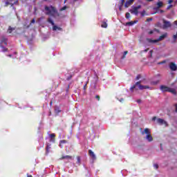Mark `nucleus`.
<instances>
[{"label":"nucleus","mask_w":177,"mask_h":177,"mask_svg":"<svg viewBox=\"0 0 177 177\" xmlns=\"http://www.w3.org/2000/svg\"><path fill=\"white\" fill-rule=\"evenodd\" d=\"M142 135H147L146 139L149 142H153V136L150 133V130L149 129H145L143 131L141 132Z\"/></svg>","instance_id":"obj_4"},{"label":"nucleus","mask_w":177,"mask_h":177,"mask_svg":"<svg viewBox=\"0 0 177 177\" xmlns=\"http://www.w3.org/2000/svg\"><path fill=\"white\" fill-rule=\"evenodd\" d=\"M133 1L135 0H129L127 1L125 4H124V7L125 8H129V6H131V5H132V3H133ZM148 2H151V1L153 0H147Z\"/></svg>","instance_id":"obj_9"},{"label":"nucleus","mask_w":177,"mask_h":177,"mask_svg":"<svg viewBox=\"0 0 177 177\" xmlns=\"http://www.w3.org/2000/svg\"><path fill=\"white\" fill-rule=\"evenodd\" d=\"M140 75H138L137 77H136V80H140Z\"/></svg>","instance_id":"obj_35"},{"label":"nucleus","mask_w":177,"mask_h":177,"mask_svg":"<svg viewBox=\"0 0 177 177\" xmlns=\"http://www.w3.org/2000/svg\"><path fill=\"white\" fill-rule=\"evenodd\" d=\"M157 6H158V8H161V6H162V2H161V1L158 2Z\"/></svg>","instance_id":"obj_21"},{"label":"nucleus","mask_w":177,"mask_h":177,"mask_svg":"<svg viewBox=\"0 0 177 177\" xmlns=\"http://www.w3.org/2000/svg\"><path fill=\"white\" fill-rule=\"evenodd\" d=\"M153 32H153V30H151V31H149V34L151 35V34H153Z\"/></svg>","instance_id":"obj_37"},{"label":"nucleus","mask_w":177,"mask_h":177,"mask_svg":"<svg viewBox=\"0 0 177 177\" xmlns=\"http://www.w3.org/2000/svg\"><path fill=\"white\" fill-rule=\"evenodd\" d=\"M45 10H46V15H49L50 16H53V17H56V16H59L57 11L53 6H46Z\"/></svg>","instance_id":"obj_1"},{"label":"nucleus","mask_w":177,"mask_h":177,"mask_svg":"<svg viewBox=\"0 0 177 177\" xmlns=\"http://www.w3.org/2000/svg\"><path fill=\"white\" fill-rule=\"evenodd\" d=\"M157 124L159 125H164V127H168V123L164 119L158 118L157 119Z\"/></svg>","instance_id":"obj_8"},{"label":"nucleus","mask_w":177,"mask_h":177,"mask_svg":"<svg viewBox=\"0 0 177 177\" xmlns=\"http://www.w3.org/2000/svg\"><path fill=\"white\" fill-rule=\"evenodd\" d=\"M49 149H50V146L47 145V147H46V151H47V153L49 151Z\"/></svg>","instance_id":"obj_28"},{"label":"nucleus","mask_w":177,"mask_h":177,"mask_svg":"<svg viewBox=\"0 0 177 177\" xmlns=\"http://www.w3.org/2000/svg\"><path fill=\"white\" fill-rule=\"evenodd\" d=\"M48 21L50 23V24H51V26H53V31H56V30H59L61 31L62 28L58 27L57 26H55V22L53 21V20H52V19L48 18Z\"/></svg>","instance_id":"obj_5"},{"label":"nucleus","mask_w":177,"mask_h":177,"mask_svg":"<svg viewBox=\"0 0 177 177\" xmlns=\"http://www.w3.org/2000/svg\"><path fill=\"white\" fill-rule=\"evenodd\" d=\"M119 10H122L121 6L119 7Z\"/></svg>","instance_id":"obj_43"},{"label":"nucleus","mask_w":177,"mask_h":177,"mask_svg":"<svg viewBox=\"0 0 177 177\" xmlns=\"http://www.w3.org/2000/svg\"><path fill=\"white\" fill-rule=\"evenodd\" d=\"M101 27H102V28H107V20H104L101 25Z\"/></svg>","instance_id":"obj_15"},{"label":"nucleus","mask_w":177,"mask_h":177,"mask_svg":"<svg viewBox=\"0 0 177 177\" xmlns=\"http://www.w3.org/2000/svg\"><path fill=\"white\" fill-rule=\"evenodd\" d=\"M88 153H89L90 156L91 157L92 160H96V155H95V153L92 150L89 149Z\"/></svg>","instance_id":"obj_11"},{"label":"nucleus","mask_w":177,"mask_h":177,"mask_svg":"<svg viewBox=\"0 0 177 177\" xmlns=\"http://www.w3.org/2000/svg\"><path fill=\"white\" fill-rule=\"evenodd\" d=\"M160 91H162V92H170L172 95H176V89L169 88L167 86H160Z\"/></svg>","instance_id":"obj_3"},{"label":"nucleus","mask_w":177,"mask_h":177,"mask_svg":"<svg viewBox=\"0 0 177 177\" xmlns=\"http://www.w3.org/2000/svg\"><path fill=\"white\" fill-rule=\"evenodd\" d=\"M63 143H67V141L66 140H62L60 141L59 147H61V149L63 148V145H62Z\"/></svg>","instance_id":"obj_19"},{"label":"nucleus","mask_w":177,"mask_h":177,"mask_svg":"<svg viewBox=\"0 0 177 177\" xmlns=\"http://www.w3.org/2000/svg\"><path fill=\"white\" fill-rule=\"evenodd\" d=\"M55 133H53V134H50V138H55Z\"/></svg>","instance_id":"obj_31"},{"label":"nucleus","mask_w":177,"mask_h":177,"mask_svg":"<svg viewBox=\"0 0 177 177\" xmlns=\"http://www.w3.org/2000/svg\"><path fill=\"white\" fill-rule=\"evenodd\" d=\"M140 8H142L141 6H138L136 7H133L131 10V13H132L133 15H136V16H137V15L139 13V9H140Z\"/></svg>","instance_id":"obj_7"},{"label":"nucleus","mask_w":177,"mask_h":177,"mask_svg":"<svg viewBox=\"0 0 177 177\" xmlns=\"http://www.w3.org/2000/svg\"><path fill=\"white\" fill-rule=\"evenodd\" d=\"M172 6V5H169L168 7H167V9H171V7Z\"/></svg>","instance_id":"obj_39"},{"label":"nucleus","mask_w":177,"mask_h":177,"mask_svg":"<svg viewBox=\"0 0 177 177\" xmlns=\"http://www.w3.org/2000/svg\"><path fill=\"white\" fill-rule=\"evenodd\" d=\"M13 31H15V28H12V27H9L8 28V31H7V32L8 33V34H12V32H13Z\"/></svg>","instance_id":"obj_18"},{"label":"nucleus","mask_w":177,"mask_h":177,"mask_svg":"<svg viewBox=\"0 0 177 177\" xmlns=\"http://www.w3.org/2000/svg\"><path fill=\"white\" fill-rule=\"evenodd\" d=\"M153 52V50H151L150 53H151Z\"/></svg>","instance_id":"obj_44"},{"label":"nucleus","mask_w":177,"mask_h":177,"mask_svg":"<svg viewBox=\"0 0 177 177\" xmlns=\"http://www.w3.org/2000/svg\"><path fill=\"white\" fill-rule=\"evenodd\" d=\"M131 17V14L129 12L126 13V19H129Z\"/></svg>","instance_id":"obj_23"},{"label":"nucleus","mask_w":177,"mask_h":177,"mask_svg":"<svg viewBox=\"0 0 177 177\" xmlns=\"http://www.w3.org/2000/svg\"><path fill=\"white\" fill-rule=\"evenodd\" d=\"M127 54H128V51H124L123 56L122 57V59H125V56H127Z\"/></svg>","instance_id":"obj_22"},{"label":"nucleus","mask_w":177,"mask_h":177,"mask_svg":"<svg viewBox=\"0 0 177 177\" xmlns=\"http://www.w3.org/2000/svg\"><path fill=\"white\" fill-rule=\"evenodd\" d=\"M31 23L32 24H34V23H35V19H32V21H31Z\"/></svg>","instance_id":"obj_33"},{"label":"nucleus","mask_w":177,"mask_h":177,"mask_svg":"<svg viewBox=\"0 0 177 177\" xmlns=\"http://www.w3.org/2000/svg\"><path fill=\"white\" fill-rule=\"evenodd\" d=\"M4 44L6 45V42H4Z\"/></svg>","instance_id":"obj_45"},{"label":"nucleus","mask_w":177,"mask_h":177,"mask_svg":"<svg viewBox=\"0 0 177 177\" xmlns=\"http://www.w3.org/2000/svg\"><path fill=\"white\" fill-rule=\"evenodd\" d=\"M62 160H73V156H62Z\"/></svg>","instance_id":"obj_14"},{"label":"nucleus","mask_w":177,"mask_h":177,"mask_svg":"<svg viewBox=\"0 0 177 177\" xmlns=\"http://www.w3.org/2000/svg\"><path fill=\"white\" fill-rule=\"evenodd\" d=\"M153 167H154L155 169H157L158 168V165L155 164V165H153Z\"/></svg>","instance_id":"obj_29"},{"label":"nucleus","mask_w":177,"mask_h":177,"mask_svg":"<svg viewBox=\"0 0 177 177\" xmlns=\"http://www.w3.org/2000/svg\"><path fill=\"white\" fill-rule=\"evenodd\" d=\"M67 9V6H64L60 9L61 11L66 10Z\"/></svg>","instance_id":"obj_27"},{"label":"nucleus","mask_w":177,"mask_h":177,"mask_svg":"<svg viewBox=\"0 0 177 177\" xmlns=\"http://www.w3.org/2000/svg\"><path fill=\"white\" fill-rule=\"evenodd\" d=\"M119 101H120V102H124V99L121 98L120 100H119Z\"/></svg>","instance_id":"obj_40"},{"label":"nucleus","mask_w":177,"mask_h":177,"mask_svg":"<svg viewBox=\"0 0 177 177\" xmlns=\"http://www.w3.org/2000/svg\"><path fill=\"white\" fill-rule=\"evenodd\" d=\"M136 88H138V89H140V91H143V89H150L149 86H143L140 84V82H137L134 86L131 87L130 91L133 92V89H136Z\"/></svg>","instance_id":"obj_2"},{"label":"nucleus","mask_w":177,"mask_h":177,"mask_svg":"<svg viewBox=\"0 0 177 177\" xmlns=\"http://www.w3.org/2000/svg\"><path fill=\"white\" fill-rule=\"evenodd\" d=\"M159 81H156V82H152L151 84L152 85H157V84H158Z\"/></svg>","instance_id":"obj_26"},{"label":"nucleus","mask_w":177,"mask_h":177,"mask_svg":"<svg viewBox=\"0 0 177 177\" xmlns=\"http://www.w3.org/2000/svg\"><path fill=\"white\" fill-rule=\"evenodd\" d=\"M124 2H125V0H122V6L124 5Z\"/></svg>","instance_id":"obj_41"},{"label":"nucleus","mask_w":177,"mask_h":177,"mask_svg":"<svg viewBox=\"0 0 177 177\" xmlns=\"http://www.w3.org/2000/svg\"><path fill=\"white\" fill-rule=\"evenodd\" d=\"M74 1H77V0H74Z\"/></svg>","instance_id":"obj_46"},{"label":"nucleus","mask_w":177,"mask_h":177,"mask_svg":"<svg viewBox=\"0 0 177 177\" xmlns=\"http://www.w3.org/2000/svg\"><path fill=\"white\" fill-rule=\"evenodd\" d=\"M136 23H138V21L127 22V26H133V24H136Z\"/></svg>","instance_id":"obj_17"},{"label":"nucleus","mask_w":177,"mask_h":177,"mask_svg":"<svg viewBox=\"0 0 177 177\" xmlns=\"http://www.w3.org/2000/svg\"><path fill=\"white\" fill-rule=\"evenodd\" d=\"M77 164H80L81 162V158H80V156H77Z\"/></svg>","instance_id":"obj_25"},{"label":"nucleus","mask_w":177,"mask_h":177,"mask_svg":"<svg viewBox=\"0 0 177 177\" xmlns=\"http://www.w3.org/2000/svg\"><path fill=\"white\" fill-rule=\"evenodd\" d=\"M167 33L163 34L162 35L160 36V37L156 39V41H158V42H159V41H162V39H164V38H167Z\"/></svg>","instance_id":"obj_12"},{"label":"nucleus","mask_w":177,"mask_h":177,"mask_svg":"<svg viewBox=\"0 0 177 177\" xmlns=\"http://www.w3.org/2000/svg\"><path fill=\"white\" fill-rule=\"evenodd\" d=\"M149 50V48L144 50V52H147Z\"/></svg>","instance_id":"obj_42"},{"label":"nucleus","mask_w":177,"mask_h":177,"mask_svg":"<svg viewBox=\"0 0 177 177\" xmlns=\"http://www.w3.org/2000/svg\"><path fill=\"white\" fill-rule=\"evenodd\" d=\"M4 2L6 3V6H9V5H10L11 6H13L14 5H17L18 1L17 0H4Z\"/></svg>","instance_id":"obj_6"},{"label":"nucleus","mask_w":177,"mask_h":177,"mask_svg":"<svg viewBox=\"0 0 177 177\" xmlns=\"http://www.w3.org/2000/svg\"><path fill=\"white\" fill-rule=\"evenodd\" d=\"M9 57H12V59H15L16 56H13L12 55H8Z\"/></svg>","instance_id":"obj_30"},{"label":"nucleus","mask_w":177,"mask_h":177,"mask_svg":"<svg viewBox=\"0 0 177 177\" xmlns=\"http://www.w3.org/2000/svg\"><path fill=\"white\" fill-rule=\"evenodd\" d=\"M137 103H142V100H138Z\"/></svg>","instance_id":"obj_34"},{"label":"nucleus","mask_w":177,"mask_h":177,"mask_svg":"<svg viewBox=\"0 0 177 177\" xmlns=\"http://www.w3.org/2000/svg\"><path fill=\"white\" fill-rule=\"evenodd\" d=\"M151 20H153V19H151V18H148V19H147V21H151Z\"/></svg>","instance_id":"obj_32"},{"label":"nucleus","mask_w":177,"mask_h":177,"mask_svg":"<svg viewBox=\"0 0 177 177\" xmlns=\"http://www.w3.org/2000/svg\"><path fill=\"white\" fill-rule=\"evenodd\" d=\"M169 68L170 70H171V71H176L177 70L176 64H175V63L174 62H171L169 64Z\"/></svg>","instance_id":"obj_10"},{"label":"nucleus","mask_w":177,"mask_h":177,"mask_svg":"<svg viewBox=\"0 0 177 177\" xmlns=\"http://www.w3.org/2000/svg\"><path fill=\"white\" fill-rule=\"evenodd\" d=\"M156 120H157V118H156V117H153V118H152V120H153V121H156Z\"/></svg>","instance_id":"obj_36"},{"label":"nucleus","mask_w":177,"mask_h":177,"mask_svg":"<svg viewBox=\"0 0 177 177\" xmlns=\"http://www.w3.org/2000/svg\"><path fill=\"white\" fill-rule=\"evenodd\" d=\"M147 42H149V44H156V42H158V40H157V39L153 40V39H149V38L147 39Z\"/></svg>","instance_id":"obj_13"},{"label":"nucleus","mask_w":177,"mask_h":177,"mask_svg":"<svg viewBox=\"0 0 177 177\" xmlns=\"http://www.w3.org/2000/svg\"><path fill=\"white\" fill-rule=\"evenodd\" d=\"M141 16L143 17L146 15V11L143 10L142 12H140Z\"/></svg>","instance_id":"obj_24"},{"label":"nucleus","mask_w":177,"mask_h":177,"mask_svg":"<svg viewBox=\"0 0 177 177\" xmlns=\"http://www.w3.org/2000/svg\"><path fill=\"white\" fill-rule=\"evenodd\" d=\"M163 23H164V27L165 28L171 27V23L169 21H163Z\"/></svg>","instance_id":"obj_16"},{"label":"nucleus","mask_w":177,"mask_h":177,"mask_svg":"<svg viewBox=\"0 0 177 177\" xmlns=\"http://www.w3.org/2000/svg\"><path fill=\"white\" fill-rule=\"evenodd\" d=\"M96 99H97L99 100V99H100V97H99V95H96Z\"/></svg>","instance_id":"obj_38"},{"label":"nucleus","mask_w":177,"mask_h":177,"mask_svg":"<svg viewBox=\"0 0 177 177\" xmlns=\"http://www.w3.org/2000/svg\"><path fill=\"white\" fill-rule=\"evenodd\" d=\"M1 52H7L8 51V48L3 47V46H1Z\"/></svg>","instance_id":"obj_20"}]
</instances>
